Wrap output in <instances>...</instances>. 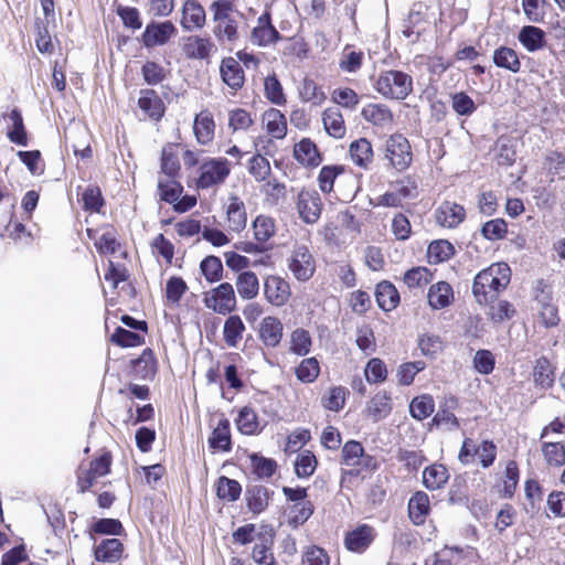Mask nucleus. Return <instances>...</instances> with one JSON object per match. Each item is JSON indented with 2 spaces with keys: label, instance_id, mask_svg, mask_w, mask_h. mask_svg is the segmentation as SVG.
<instances>
[{
  "label": "nucleus",
  "instance_id": "2eb2a0df",
  "mask_svg": "<svg viewBox=\"0 0 565 565\" xmlns=\"http://www.w3.org/2000/svg\"><path fill=\"white\" fill-rule=\"evenodd\" d=\"M377 532L374 526L362 523L344 534V547L355 554L365 553L374 543Z\"/></svg>",
  "mask_w": 565,
  "mask_h": 565
},
{
  "label": "nucleus",
  "instance_id": "7c9ffc66",
  "mask_svg": "<svg viewBox=\"0 0 565 565\" xmlns=\"http://www.w3.org/2000/svg\"><path fill=\"white\" fill-rule=\"evenodd\" d=\"M458 407V401L455 397L445 398L440 402L437 413L431 419V425L445 427L448 430H455L460 427L459 419L455 415Z\"/></svg>",
  "mask_w": 565,
  "mask_h": 565
},
{
  "label": "nucleus",
  "instance_id": "58836bf2",
  "mask_svg": "<svg viewBox=\"0 0 565 565\" xmlns=\"http://www.w3.org/2000/svg\"><path fill=\"white\" fill-rule=\"evenodd\" d=\"M361 116L376 127H386L393 124L394 115L384 104H367L361 110Z\"/></svg>",
  "mask_w": 565,
  "mask_h": 565
},
{
  "label": "nucleus",
  "instance_id": "6e6d98bb",
  "mask_svg": "<svg viewBox=\"0 0 565 565\" xmlns=\"http://www.w3.org/2000/svg\"><path fill=\"white\" fill-rule=\"evenodd\" d=\"M315 512V505L311 501L296 502L288 508V525L296 529L305 524Z\"/></svg>",
  "mask_w": 565,
  "mask_h": 565
},
{
  "label": "nucleus",
  "instance_id": "473e14b6",
  "mask_svg": "<svg viewBox=\"0 0 565 565\" xmlns=\"http://www.w3.org/2000/svg\"><path fill=\"white\" fill-rule=\"evenodd\" d=\"M536 387L550 390L555 383V366L547 356H540L534 361L532 371Z\"/></svg>",
  "mask_w": 565,
  "mask_h": 565
},
{
  "label": "nucleus",
  "instance_id": "e2e57ef3",
  "mask_svg": "<svg viewBox=\"0 0 565 565\" xmlns=\"http://www.w3.org/2000/svg\"><path fill=\"white\" fill-rule=\"evenodd\" d=\"M435 411V401L429 394H422L412 399L409 404V413L413 418L424 420L428 418Z\"/></svg>",
  "mask_w": 565,
  "mask_h": 565
},
{
  "label": "nucleus",
  "instance_id": "f03ea898",
  "mask_svg": "<svg viewBox=\"0 0 565 565\" xmlns=\"http://www.w3.org/2000/svg\"><path fill=\"white\" fill-rule=\"evenodd\" d=\"M512 271L505 262H497L480 270L472 281V296L481 306L494 303L511 282Z\"/></svg>",
  "mask_w": 565,
  "mask_h": 565
},
{
  "label": "nucleus",
  "instance_id": "a19ab883",
  "mask_svg": "<svg viewBox=\"0 0 565 565\" xmlns=\"http://www.w3.org/2000/svg\"><path fill=\"white\" fill-rule=\"evenodd\" d=\"M375 299L379 307L384 311L395 309L401 300L396 287L388 280H382L376 285Z\"/></svg>",
  "mask_w": 565,
  "mask_h": 565
},
{
  "label": "nucleus",
  "instance_id": "4468645a",
  "mask_svg": "<svg viewBox=\"0 0 565 565\" xmlns=\"http://www.w3.org/2000/svg\"><path fill=\"white\" fill-rule=\"evenodd\" d=\"M281 40V34L273 24L271 11L266 9L258 18L250 31V42L254 45L266 47Z\"/></svg>",
  "mask_w": 565,
  "mask_h": 565
},
{
  "label": "nucleus",
  "instance_id": "f257e3e1",
  "mask_svg": "<svg viewBox=\"0 0 565 565\" xmlns=\"http://www.w3.org/2000/svg\"><path fill=\"white\" fill-rule=\"evenodd\" d=\"M276 531L271 524L246 523L232 532V542L245 546L254 543L249 556L257 565H277L274 554Z\"/></svg>",
  "mask_w": 565,
  "mask_h": 565
},
{
  "label": "nucleus",
  "instance_id": "7ed1b4c3",
  "mask_svg": "<svg viewBox=\"0 0 565 565\" xmlns=\"http://www.w3.org/2000/svg\"><path fill=\"white\" fill-rule=\"evenodd\" d=\"M214 23L213 34L221 42L235 43L239 39V24L236 15H242L232 0H214L210 4Z\"/></svg>",
  "mask_w": 565,
  "mask_h": 565
},
{
  "label": "nucleus",
  "instance_id": "1a4fd4ad",
  "mask_svg": "<svg viewBox=\"0 0 565 565\" xmlns=\"http://www.w3.org/2000/svg\"><path fill=\"white\" fill-rule=\"evenodd\" d=\"M497 455L498 448L492 440L486 439L482 440L479 445H476L472 438L467 437L461 444L458 459L462 465L467 466L472 463L477 456L480 466L487 469L494 463Z\"/></svg>",
  "mask_w": 565,
  "mask_h": 565
},
{
  "label": "nucleus",
  "instance_id": "cd10ccee",
  "mask_svg": "<svg viewBox=\"0 0 565 565\" xmlns=\"http://www.w3.org/2000/svg\"><path fill=\"white\" fill-rule=\"evenodd\" d=\"M220 74L222 81L234 92L239 90L245 84V73L237 60L232 56L221 61Z\"/></svg>",
  "mask_w": 565,
  "mask_h": 565
},
{
  "label": "nucleus",
  "instance_id": "774afa93",
  "mask_svg": "<svg viewBox=\"0 0 565 565\" xmlns=\"http://www.w3.org/2000/svg\"><path fill=\"white\" fill-rule=\"evenodd\" d=\"M295 375L301 383H313L320 375L319 361L315 356L301 360L299 365L295 369Z\"/></svg>",
  "mask_w": 565,
  "mask_h": 565
},
{
  "label": "nucleus",
  "instance_id": "49530a36",
  "mask_svg": "<svg viewBox=\"0 0 565 565\" xmlns=\"http://www.w3.org/2000/svg\"><path fill=\"white\" fill-rule=\"evenodd\" d=\"M12 125L8 127V139L18 146L26 147L29 145L28 131L23 122V117L18 108H13L9 114Z\"/></svg>",
  "mask_w": 565,
  "mask_h": 565
},
{
  "label": "nucleus",
  "instance_id": "4be33fe9",
  "mask_svg": "<svg viewBox=\"0 0 565 565\" xmlns=\"http://www.w3.org/2000/svg\"><path fill=\"white\" fill-rule=\"evenodd\" d=\"M180 24L185 31L201 30L206 24V11L199 0H184Z\"/></svg>",
  "mask_w": 565,
  "mask_h": 565
},
{
  "label": "nucleus",
  "instance_id": "13d9d810",
  "mask_svg": "<svg viewBox=\"0 0 565 565\" xmlns=\"http://www.w3.org/2000/svg\"><path fill=\"white\" fill-rule=\"evenodd\" d=\"M158 194L161 201L173 204L183 193V185L178 178L159 179Z\"/></svg>",
  "mask_w": 565,
  "mask_h": 565
},
{
  "label": "nucleus",
  "instance_id": "0eeeda50",
  "mask_svg": "<svg viewBox=\"0 0 565 565\" xmlns=\"http://www.w3.org/2000/svg\"><path fill=\"white\" fill-rule=\"evenodd\" d=\"M382 151L387 167L399 173L408 170L413 163L412 145L401 132L390 135L384 141Z\"/></svg>",
  "mask_w": 565,
  "mask_h": 565
},
{
  "label": "nucleus",
  "instance_id": "20e7f679",
  "mask_svg": "<svg viewBox=\"0 0 565 565\" xmlns=\"http://www.w3.org/2000/svg\"><path fill=\"white\" fill-rule=\"evenodd\" d=\"M373 87L386 99L404 100L413 92V78L403 71L385 70L380 72Z\"/></svg>",
  "mask_w": 565,
  "mask_h": 565
},
{
  "label": "nucleus",
  "instance_id": "864d4df0",
  "mask_svg": "<svg viewBox=\"0 0 565 565\" xmlns=\"http://www.w3.org/2000/svg\"><path fill=\"white\" fill-rule=\"evenodd\" d=\"M175 147L178 145L169 143L163 147L161 152V163L160 169L167 178H179L181 171V164L175 151Z\"/></svg>",
  "mask_w": 565,
  "mask_h": 565
},
{
  "label": "nucleus",
  "instance_id": "de8ad7c7",
  "mask_svg": "<svg viewBox=\"0 0 565 565\" xmlns=\"http://www.w3.org/2000/svg\"><path fill=\"white\" fill-rule=\"evenodd\" d=\"M493 63L497 67L508 70L512 73L521 71V61L515 50L512 47L501 45L493 52Z\"/></svg>",
  "mask_w": 565,
  "mask_h": 565
},
{
  "label": "nucleus",
  "instance_id": "338daca9",
  "mask_svg": "<svg viewBox=\"0 0 565 565\" xmlns=\"http://www.w3.org/2000/svg\"><path fill=\"white\" fill-rule=\"evenodd\" d=\"M420 353L428 359H436L444 351L443 339L437 334L424 333L417 341Z\"/></svg>",
  "mask_w": 565,
  "mask_h": 565
},
{
  "label": "nucleus",
  "instance_id": "c756f323",
  "mask_svg": "<svg viewBox=\"0 0 565 565\" xmlns=\"http://www.w3.org/2000/svg\"><path fill=\"white\" fill-rule=\"evenodd\" d=\"M182 51L190 60H209L211 54L216 51V46L210 38L191 35L186 38Z\"/></svg>",
  "mask_w": 565,
  "mask_h": 565
},
{
  "label": "nucleus",
  "instance_id": "37998d69",
  "mask_svg": "<svg viewBox=\"0 0 565 565\" xmlns=\"http://www.w3.org/2000/svg\"><path fill=\"white\" fill-rule=\"evenodd\" d=\"M324 130L330 137L341 139L345 136L347 127L342 113L337 107H328L322 113Z\"/></svg>",
  "mask_w": 565,
  "mask_h": 565
},
{
  "label": "nucleus",
  "instance_id": "423d86ee",
  "mask_svg": "<svg viewBox=\"0 0 565 565\" xmlns=\"http://www.w3.org/2000/svg\"><path fill=\"white\" fill-rule=\"evenodd\" d=\"M341 463L349 469L343 473L360 477L374 471L379 467L376 458L365 452L363 445L358 440H348L341 449Z\"/></svg>",
  "mask_w": 565,
  "mask_h": 565
},
{
  "label": "nucleus",
  "instance_id": "b1692460",
  "mask_svg": "<svg viewBox=\"0 0 565 565\" xmlns=\"http://www.w3.org/2000/svg\"><path fill=\"white\" fill-rule=\"evenodd\" d=\"M102 235L96 238V230L86 228L88 238L94 239L95 248L99 255H113L120 248V243L117 238V230L113 224L102 225Z\"/></svg>",
  "mask_w": 565,
  "mask_h": 565
},
{
  "label": "nucleus",
  "instance_id": "680f3d73",
  "mask_svg": "<svg viewBox=\"0 0 565 565\" xmlns=\"http://www.w3.org/2000/svg\"><path fill=\"white\" fill-rule=\"evenodd\" d=\"M215 488H216V495L221 500L234 502V501L238 500L242 494L241 483L237 480L231 479L226 476H221L217 479V481L215 483Z\"/></svg>",
  "mask_w": 565,
  "mask_h": 565
},
{
  "label": "nucleus",
  "instance_id": "f8f14e48",
  "mask_svg": "<svg viewBox=\"0 0 565 565\" xmlns=\"http://www.w3.org/2000/svg\"><path fill=\"white\" fill-rule=\"evenodd\" d=\"M287 265L298 281H308L316 271V259L309 247L303 244L294 246L287 259Z\"/></svg>",
  "mask_w": 565,
  "mask_h": 565
},
{
  "label": "nucleus",
  "instance_id": "ddd939ff",
  "mask_svg": "<svg viewBox=\"0 0 565 565\" xmlns=\"http://www.w3.org/2000/svg\"><path fill=\"white\" fill-rule=\"evenodd\" d=\"M263 294L266 302L276 308L285 307L292 297L290 282L277 274L264 278Z\"/></svg>",
  "mask_w": 565,
  "mask_h": 565
},
{
  "label": "nucleus",
  "instance_id": "ea45409f",
  "mask_svg": "<svg viewBox=\"0 0 565 565\" xmlns=\"http://www.w3.org/2000/svg\"><path fill=\"white\" fill-rule=\"evenodd\" d=\"M266 131L275 139L287 136L288 125L286 116L277 108H269L263 114Z\"/></svg>",
  "mask_w": 565,
  "mask_h": 565
},
{
  "label": "nucleus",
  "instance_id": "a18cd8bd",
  "mask_svg": "<svg viewBox=\"0 0 565 565\" xmlns=\"http://www.w3.org/2000/svg\"><path fill=\"white\" fill-rule=\"evenodd\" d=\"M246 327L238 315H228L223 326V340L228 348H236L243 339Z\"/></svg>",
  "mask_w": 565,
  "mask_h": 565
},
{
  "label": "nucleus",
  "instance_id": "72a5a7b5",
  "mask_svg": "<svg viewBox=\"0 0 565 565\" xmlns=\"http://www.w3.org/2000/svg\"><path fill=\"white\" fill-rule=\"evenodd\" d=\"M540 449L545 465L558 469L565 466V443L539 438Z\"/></svg>",
  "mask_w": 565,
  "mask_h": 565
},
{
  "label": "nucleus",
  "instance_id": "f3484780",
  "mask_svg": "<svg viewBox=\"0 0 565 565\" xmlns=\"http://www.w3.org/2000/svg\"><path fill=\"white\" fill-rule=\"evenodd\" d=\"M225 228L228 232L241 233L247 225V211L244 201L237 195H230L224 205Z\"/></svg>",
  "mask_w": 565,
  "mask_h": 565
},
{
  "label": "nucleus",
  "instance_id": "603ef678",
  "mask_svg": "<svg viewBox=\"0 0 565 565\" xmlns=\"http://www.w3.org/2000/svg\"><path fill=\"white\" fill-rule=\"evenodd\" d=\"M347 171L343 164H329L323 166L318 174L317 182L319 190L323 194H330L333 192L335 179Z\"/></svg>",
  "mask_w": 565,
  "mask_h": 565
},
{
  "label": "nucleus",
  "instance_id": "5fc2aeb1",
  "mask_svg": "<svg viewBox=\"0 0 565 565\" xmlns=\"http://www.w3.org/2000/svg\"><path fill=\"white\" fill-rule=\"evenodd\" d=\"M275 233L276 224L273 217L260 214L253 221V234L258 244L264 245L274 237Z\"/></svg>",
  "mask_w": 565,
  "mask_h": 565
},
{
  "label": "nucleus",
  "instance_id": "4d7b16f0",
  "mask_svg": "<svg viewBox=\"0 0 565 565\" xmlns=\"http://www.w3.org/2000/svg\"><path fill=\"white\" fill-rule=\"evenodd\" d=\"M455 254L454 245L447 239L433 241L427 248V258L430 264H440L449 260Z\"/></svg>",
  "mask_w": 565,
  "mask_h": 565
},
{
  "label": "nucleus",
  "instance_id": "412c9836",
  "mask_svg": "<svg viewBox=\"0 0 565 565\" xmlns=\"http://www.w3.org/2000/svg\"><path fill=\"white\" fill-rule=\"evenodd\" d=\"M129 366L134 377L150 381L156 377L159 369L158 360L151 348L143 349L138 358L130 360Z\"/></svg>",
  "mask_w": 565,
  "mask_h": 565
},
{
  "label": "nucleus",
  "instance_id": "f704fd0d",
  "mask_svg": "<svg viewBox=\"0 0 565 565\" xmlns=\"http://www.w3.org/2000/svg\"><path fill=\"white\" fill-rule=\"evenodd\" d=\"M393 409L391 394L386 391L375 393L366 404L365 413L373 422L386 418Z\"/></svg>",
  "mask_w": 565,
  "mask_h": 565
},
{
  "label": "nucleus",
  "instance_id": "6ab92c4d",
  "mask_svg": "<svg viewBox=\"0 0 565 565\" xmlns=\"http://www.w3.org/2000/svg\"><path fill=\"white\" fill-rule=\"evenodd\" d=\"M436 223L444 228H457L467 216L463 205L452 201L441 202L434 213Z\"/></svg>",
  "mask_w": 565,
  "mask_h": 565
},
{
  "label": "nucleus",
  "instance_id": "c03bdc74",
  "mask_svg": "<svg viewBox=\"0 0 565 565\" xmlns=\"http://www.w3.org/2000/svg\"><path fill=\"white\" fill-rule=\"evenodd\" d=\"M235 285L238 296L243 300L250 301L259 294V280L257 275L252 270L239 273L236 277Z\"/></svg>",
  "mask_w": 565,
  "mask_h": 565
},
{
  "label": "nucleus",
  "instance_id": "dca6fc26",
  "mask_svg": "<svg viewBox=\"0 0 565 565\" xmlns=\"http://www.w3.org/2000/svg\"><path fill=\"white\" fill-rule=\"evenodd\" d=\"M175 33L177 28L170 20H166L163 22H150L146 25L141 35V42L143 46L148 49L164 45L173 35H175Z\"/></svg>",
  "mask_w": 565,
  "mask_h": 565
},
{
  "label": "nucleus",
  "instance_id": "09e8293b",
  "mask_svg": "<svg viewBox=\"0 0 565 565\" xmlns=\"http://www.w3.org/2000/svg\"><path fill=\"white\" fill-rule=\"evenodd\" d=\"M434 279V271L425 266L412 267L404 273L403 282L408 289L425 288Z\"/></svg>",
  "mask_w": 565,
  "mask_h": 565
},
{
  "label": "nucleus",
  "instance_id": "a211bd4d",
  "mask_svg": "<svg viewBox=\"0 0 565 565\" xmlns=\"http://www.w3.org/2000/svg\"><path fill=\"white\" fill-rule=\"evenodd\" d=\"M257 337L267 349L280 345L284 338V324L276 316L264 317L257 328Z\"/></svg>",
  "mask_w": 565,
  "mask_h": 565
},
{
  "label": "nucleus",
  "instance_id": "69168bd1",
  "mask_svg": "<svg viewBox=\"0 0 565 565\" xmlns=\"http://www.w3.org/2000/svg\"><path fill=\"white\" fill-rule=\"evenodd\" d=\"M264 95L266 99L274 105L285 106L287 104V97L284 93L282 85L276 74L265 77Z\"/></svg>",
  "mask_w": 565,
  "mask_h": 565
},
{
  "label": "nucleus",
  "instance_id": "bf43d9fd",
  "mask_svg": "<svg viewBox=\"0 0 565 565\" xmlns=\"http://www.w3.org/2000/svg\"><path fill=\"white\" fill-rule=\"evenodd\" d=\"M299 96L302 102L311 103L315 106H320L327 99V96L320 85L315 79L305 77L299 88Z\"/></svg>",
  "mask_w": 565,
  "mask_h": 565
},
{
  "label": "nucleus",
  "instance_id": "052dcab7",
  "mask_svg": "<svg viewBox=\"0 0 565 565\" xmlns=\"http://www.w3.org/2000/svg\"><path fill=\"white\" fill-rule=\"evenodd\" d=\"M200 270L210 284L218 282L224 277V268L220 257L209 255L200 263Z\"/></svg>",
  "mask_w": 565,
  "mask_h": 565
},
{
  "label": "nucleus",
  "instance_id": "c85d7f7f",
  "mask_svg": "<svg viewBox=\"0 0 565 565\" xmlns=\"http://www.w3.org/2000/svg\"><path fill=\"white\" fill-rule=\"evenodd\" d=\"M273 494L274 492L266 486H247L245 490V501L248 511L256 515L263 513L268 508Z\"/></svg>",
  "mask_w": 565,
  "mask_h": 565
},
{
  "label": "nucleus",
  "instance_id": "39448f33",
  "mask_svg": "<svg viewBox=\"0 0 565 565\" xmlns=\"http://www.w3.org/2000/svg\"><path fill=\"white\" fill-rule=\"evenodd\" d=\"M113 455L109 450H103L92 460L82 461L76 469V487L78 493L89 491L97 480L110 473Z\"/></svg>",
  "mask_w": 565,
  "mask_h": 565
},
{
  "label": "nucleus",
  "instance_id": "79ce46f5",
  "mask_svg": "<svg viewBox=\"0 0 565 565\" xmlns=\"http://www.w3.org/2000/svg\"><path fill=\"white\" fill-rule=\"evenodd\" d=\"M449 478L447 467L441 463H431L423 471V484L430 491L443 489Z\"/></svg>",
  "mask_w": 565,
  "mask_h": 565
},
{
  "label": "nucleus",
  "instance_id": "aec40b11",
  "mask_svg": "<svg viewBox=\"0 0 565 565\" xmlns=\"http://www.w3.org/2000/svg\"><path fill=\"white\" fill-rule=\"evenodd\" d=\"M292 156L301 167L307 169L319 167L323 160V156L317 143L308 137L295 143Z\"/></svg>",
  "mask_w": 565,
  "mask_h": 565
},
{
  "label": "nucleus",
  "instance_id": "9d476101",
  "mask_svg": "<svg viewBox=\"0 0 565 565\" xmlns=\"http://www.w3.org/2000/svg\"><path fill=\"white\" fill-rule=\"evenodd\" d=\"M202 301L207 309L223 316L232 313L237 306L234 287L227 281L205 291Z\"/></svg>",
  "mask_w": 565,
  "mask_h": 565
},
{
  "label": "nucleus",
  "instance_id": "4c0bfd02",
  "mask_svg": "<svg viewBox=\"0 0 565 565\" xmlns=\"http://www.w3.org/2000/svg\"><path fill=\"white\" fill-rule=\"evenodd\" d=\"M428 303L433 309L449 307L455 299L452 287L447 281L433 284L428 289Z\"/></svg>",
  "mask_w": 565,
  "mask_h": 565
},
{
  "label": "nucleus",
  "instance_id": "3c124183",
  "mask_svg": "<svg viewBox=\"0 0 565 565\" xmlns=\"http://www.w3.org/2000/svg\"><path fill=\"white\" fill-rule=\"evenodd\" d=\"M519 41L529 51L535 52L545 45V32L534 25H525L519 33Z\"/></svg>",
  "mask_w": 565,
  "mask_h": 565
},
{
  "label": "nucleus",
  "instance_id": "a878e982",
  "mask_svg": "<svg viewBox=\"0 0 565 565\" xmlns=\"http://www.w3.org/2000/svg\"><path fill=\"white\" fill-rule=\"evenodd\" d=\"M430 512L431 507L428 494L422 490L414 492L407 504V513L411 522L416 526L424 525Z\"/></svg>",
  "mask_w": 565,
  "mask_h": 565
},
{
  "label": "nucleus",
  "instance_id": "393cba45",
  "mask_svg": "<svg viewBox=\"0 0 565 565\" xmlns=\"http://www.w3.org/2000/svg\"><path fill=\"white\" fill-rule=\"evenodd\" d=\"M216 124L213 114L209 109H203L195 115L193 120V134L195 140L201 146L212 143L215 138Z\"/></svg>",
  "mask_w": 565,
  "mask_h": 565
},
{
  "label": "nucleus",
  "instance_id": "c9c22d12",
  "mask_svg": "<svg viewBox=\"0 0 565 565\" xmlns=\"http://www.w3.org/2000/svg\"><path fill=\"white\" fill-rule=\"evenodd\" d=\"M124 544L119 539L102 540L94 547V556L97 562L117 563L122 556Z\"/></svg>",
  "mask_w": 565,
  "mask_h": 565
},
{
  "label": "nucleus",
  "instance_id": "2f4dec72",
  "mask_svg": "<svg viewBox=\"0 0 565 565\" xmlns=\"http://www.w3.org/2000/svg\"><path fill=\"white\" fill-rule=\"evenodd\" d=\"M520 481V468L515 460H508L500 481L497 484L500 498L512 499Z\"/></svg>",
  "mask_w": 565,
  "mask_h": 565
},
{
  "label": "nucleus",
  "instance_id": "9b49d317",
  "mask_svg": "<svg viewBox=\"0 0 565 565\" xmlns=\"http://www.w3.org/2000/svg\"><path fill=\"white\" fill-rule=\"evenodd\" d=\"M299 218L308 225L316 224L322 214L323 202L320 193L310 188H302L295 200Z\"/></svg>",
  "mask_w": 565,
  "mask_h": 565
},
{
  "label": "nucleus",
  "instance_id": "5701e85b",
  "mask_svg": "<svg viewBox=\"0 0 565 565\" xmlns=\"http://www.w3.org/2000/svg\"><path fill=\"white\" fill-rule=\"evenodd\" d=\"M138 107L147 118L160 121L166 114V105L153 88H142L139 92Z\"/></svg>",
  "mask_w": 565,
  "mask_h": 565
},
{
  "label": "nucleus",
  "instance_id": "6e6552de",
  "mask_svg": "<svg viewBox=\"0 0 565 565\" xmlns=\"http://www.w3.org/2000/svg\"><path fill=\"white\" fill-rule=\"evenodd\" d=\"M232 171L231 162L223 157L206 158L198 168L196 189L207 190L223 184Z\"/></svg>",
  "mask_w": 565,
  "mask_h": 565
},
{
  "label": "nucleus",
  "instance_id": "bb28decb",
  "mask_svg": "<svg viewBox=\"0 0 565 565\" xmlns=\"http://www.w3.org/2000/svg\"><path fill=\"white\" fill-rule=\"evenodd\" d=\"M349 157L355 167L369 170L374 161L372 142L365 137L353 140L349 145Z\"/></svg>",
  "mask_w": 565,
  "mask_h": 565
},
{
  "label": "nucleus",
  "instance_id": "0e129e2a",
  "mask_svg": "<svg viewBox=\"0 0 565 565\" xmlns=\"http://www.w3.org/2000/svg\"><path fill=\"white\" fill-rule=\"evenodd\" d=\"M312 347V339L308 330L297 328L290 333L289 352L299 356L307 355Z\"/></svg>",
  "mask_w": 565,
  "mask_h": 565
},
{
  "label": "nucleus",
  "instance_id": "8fccbe9b",
  "mask_svg": "<svg viewBox=\"0 0 565 565\" xmlns=\"http://www.w3.org/2000/svg\"><path fill=\"white\" fill-rule=\"evenodd\" d=\"M82 207L85 212L90 214H100L104 213L103 209L105 206V199L103 196L102 190L97 184H89L85 188L82 193Z\"/></svg>",
  "mask_w": 565,
  "mask_h": 565
},
{
  "label": "nucleus",
  "instance_id": "e433bc0d",
  "mask_svg": "<svg viewBox=\"0 0 565 565\" xmlns=\"http://www.w3.org/2000/svg\"><path fill=\"white\" fill-rule=\"evenodd\" d=\"M207 443L212 450H220L223 452L232 450L231 424L227 418L222 417L218 420L216 427L212 430Z\"/></svg>",
  "mask_w": 565,
  "mask_h": 565
}]
</instances>
